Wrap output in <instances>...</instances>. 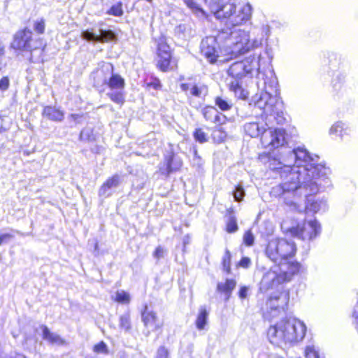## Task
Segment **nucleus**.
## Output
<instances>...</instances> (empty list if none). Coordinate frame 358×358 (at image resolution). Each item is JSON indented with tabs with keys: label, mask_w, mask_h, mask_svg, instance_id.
I'll use <instances>...</instances> for the list:
<instances>
[{
	"label": "nucleus",
	"mask_w": 358,
	"mask_h": 358,
	"mask_svg": "<svg viewBox=\"0 0 358 358\" xmlns=\"http://www.w3.org/2000/svg\"><path fill=\"white\" fill-rule=\"evenodd\" d=\"M317 162V157H311L302 147L281 152L280 159L269 156L268 167L278 171L281 179L272 193L282 195L291 210L302 211L303 201L331 185L330 169Z\"/></svg>",
	"instance_id": "f257e3e1"
},
{
	"label": "nucleus",
	"mask_w": 358,
	"mask_h": 358,
	"mask_svg": "<svg viewBox=\"0 0 358 358\" xmlns=\"http://www.w3.org/2000/svg\"><path fill=\"white\" fill-rule=\"evenodd\" d=\"M257 88L259 92L252 97V101L255 106L263 111L262 119L264 124L256 122L245 123L244 131L252 138L261 136L262 144L266 148L282 147L286 143L285 131L273 128L275 124H282L286 120L277 78L272 72H268L267 76L261 74Z\"/></svg>",
	"instance_id": "f03ea898"
},
{
	"label": "nucleus",
	"mask_w": 358,
	"mask_h": 358,
	"mask_svg": "<svg viewBox=\"0 0 358 358\" xmlns=\"http://www.w3.org/2000/svg\"><path fill=\"white\" fill-rule=\"evenodd\" d=\"M301 268L298 262H290L289 259L274 266L264 273L260 282V289L267 292L276 289V294H271L266 302V306L272 310L279 311L284 309L289 301V293L284 289L282 284L290 281L292 276L296 274Z\"/></svg>",
	"instance_id": "7ed1b4c3"
},
{
	"label": "nucleus",
	"mask_w": 358,
	"mask_h": 358,
	"mask_svg": "<svg viewBox=\"0 0 358 358\" xmlns=\"http://www.w3.org/2000/svg\"><path fill=\"white\" fill-rule=\"evenodd\" d=\"M306 334V324L295 317L282 320L271 325L267 331L270 342L278 346L296 344L304 338Z\"/></svg>",
	"instance_id": "20e7f679"
},
{
	"label": "nucleus",
	"mask_w": 358,
	"mask_h": 358,
	"mask_svg": "<svg viewBox=\"0 0 358 358\" xmlns=\"http://www.w3.org/2000/svg\"><path fill=\"white\" fill-rule=\"evenodd\" d=\"M270 27L263 25L255 27L250 33L242 30H235L230 33L229 44L231 47V59L238 55L244 54L250 49L257 48L262 45L264 38L268 36Z\"/></svg>",
	"instance_id": "39448f33"
},
{
	"label": "nucleus",
	"mask_w": 358,
	"mask_h": 358,
	"mask_svg": "<svg viewBox=\"0 0 358 358\" xmlns=\"http://www.w3.org/2000/svg\"><path fill=\"white\" fill-rule=\"evenodd\" d=\"M296 251V244L293 241L285 238H273L268 243L266 255L273 262L280 264L292 258Z\"/></svg>",
	"instance_id": "423d86ee"
},
{
	"label": "nucleus",
	"mask_w": 358,
	"mask_h": 358,
	"mask_svg": "<svg viewBox=\"0 0 358 358\" xmlns=\"http://www.w3.org/2000/svg\"><path fill=\"white\" fill-rule=\"evenodd\" d=\"M291 236L304 241H309L317 237L321 232L320 224L317 220L298 223L287 230Z\"/></svg>",
	"instance_id": "0eeeda50"
},
{
	"label": "nucleus",
	"mask_w": 358,
	"mask_h": 358,
	"mask_svg": "<svg viewBox=\"0 0 358 358\" xmlns=\"http://www.w3.org/2000/svg\"><path fill=\"white\" fill-rule=\"evenodd\" d=\"M36 43V41L32 39V32L29 29H24L15 34L10 48L16 50L31 52L37 48Z\"/></svg>",
	"instance_id": "6e6552de"
},
{
	"label": "nucleus",
	"mask_w": 358,
	"mask_h": 358,
	"mask_svg": "<svg viewBox=\"0 0 358 358\" xmlns=\"http://www.w3.org/2000/svg\"><path fill=\"white\" fill-rule=\"evenodd\" d=\"M112 71H114V68L111 63H99L98 67L91 74L94 86L98 89L106 87Z\"/></svg>",
	"instance_id": "1a4fd4ad"
},
{
	"label": "nucleus",
	"mask_w": 358,
	"mask_h": 358,
	"mask_svg": "<svg viewBox=\"0 0 358 358\" xmlns=\"http://www.w3.org/2000/svg\"><path fill=\"white\" fill-rule=\"evenodd\" d=\"M171 52L169 45L165 41V38L161 37L157 41V66L162 71H169Z\"/></svg>",
	"instance_id": "9d476101"
},
{
	"label": "nucleus",
	"mask_w": 358,
	"mask_h": 358,
	"mask_svg": "<svg viewBox=\"0 0 358 358\" xmlns=\"http://www.w3.org/2000/svg\"><path fill=\"white\" fill-rule=\"evenodd\" d=\"M201 52L206 59L211 64L217 61L219 57V46L214 36H208L201 43Z\"/></svg>",
	"instance_id": "9b49d317"
},
{
	"label": "nucleus",
	"mask_w": 358,
	"mask_h": 358,
	"mask_svg": "<svg viewBox=\"0 0 358 358\" xmlns=\"http://www.w3.org/2000/svg\"><path fill=\"white\" fill-rule=\"evenodd\" d=\"M252 8L250 3L236 6V11L231 17V25L235 27L249 21L252 17Z\"/></svg>",
	"instance_id": "f8f14e48"
},
{
	"label": "nucleus",
	"mask_w": 358,
	"mask_h": 358,
	"mask_svg": "<svg viewBox=\"0 0 358 358\" xmlns=\"http://www.w3.org/2000/svg\"><path fill=\"white\" fill-rule=\"evenodd\" d=\"M82 37L88 41L104 43L113 41L115 36L110 30L99 29L97 31L94 29L85 30L82 32Z\"/></svg>",
	"instance_id": "ddd939ff"
},
{
	"label": "nucleus",
	"mask_w": 358,
	"mask_h": 358,
	"mask_svg": "<svg viewBox=\"0 0 358 358\" xmlns=\"http://www.w3.org/2000/svg\"><path fill=\"white\" fill-rule=\"evenodd\" d=\"M236 6L234 3L224 1L211 13L218 20L227 19L228 23L231 25V17L236 11Z\"/></svg>",
	"instance_id": "4468645a"
},
{
	"label": "nucleus",
	"mask_w": 358,
	"mask_h": 358,
	"mask_svg": "<svg viewBox=\"0 0 358 358\" xmlns=\"http://www.w3.org/2000/svg\"><path fill=\"white\" fill-rule=\"evenodd\" d=\"M261 56L260 55H252L247 58H245L244 60L242 61L243 64H244L246 67L245 71L248 74H252L253 72H258L257 74V83L259 81V77L261 74H264L266 76L268 74V72H272L273 74H274L273 71L268 70L266 72H262L259 71V62H260ZM273 76L276 78L275 75Z\"/></svg>",
	"instance_id": "2eb2a0df"
},
{
	"label": "nucleus",
	"mask_w": 358,
	"mask_h": 358,
	"mask_svg": "<svg viewBox=\"0 0 358 358\" xmlns=\"http://www.w3.org/2000/svg\"><path fill=\"white\" fill-rule=\"evenodd\" d=\"M142 320L144 325L151 329L152 331L160 329L164 324L163 321L158 318L156 313L152 310H149L147 307L142 313Z\"/></svg>",
	"instance_id": "dca6fc26"
},
{
	"label": "nucleus",
	"mask_w": 358,
	"mask_h": 358,
	"mask_svg": "<svg viewBox=\"0 0 358 358\" xmlns=\"http://www.w3.org/2000/svg\"><path fill=\"white\" fill-rule=\"evenodd\" d=\"M121 177L119 175H114L108 178L101 187L99 194L101 196L108 197L111 195V190L116 188L120 183Z\"/></svg>",
	"instance_id": "f3484780"
},
{
	"label": "nucleus",
	"mask_w": 358,
	"mask_h": 358,
	"mask_svg": "<svg viewBox=\"0 0 358 358\" xmlns=\"http://www.w3.org/2000/svg\"><path fill=\"white\" fill-rule=\"evenodd\" d=\"M41 329L43 338L50 344L59 346L66 345V342L65 339L61 337L58 334L52 332L48 327L42 325Z\"/></svg>",
	"instance_id": "a211bd4d"
},
{
	"label": "nucleus",
	"mask_w": 358,
	"mask_h": 358,
	"mask_svg": "<svg viewBox=\"0 0 358 358\" xmlns=\"http://www.w3.org/2000/svg\"><path fill=\"white\" fill-rule=\"evenodd\" d=\"M182 165V162L179 158L170 155L166 157V167H161L160 171L162 174L169 176L171 172L179 170Z\"/></svg>",
	"instance_id": "6ab92c4d"
},
{
	"label": "nucleus",
	"mask_w": 358,
	"mask_h": 358,
	"mask_svg": "<svg viewBox=\"0 0 358 358\" xmlns=\"http://www.w3.org/2000/svg\"><path fill=\"white\" fill-rule=\"evenodd\" d=\"M42 115L48 120L55 122H62L64 118V113L62 110L50 106L44 107Z\"/></svg>",
	"instance_id": "aec40b11"
},
{
	"label": "nucleus",
	"mask_w": 358,
	"mask_h": 358,
	"mask_svg": "<svg viewBox=\"0 0 358 358\" xmlns=\"http://www.w3.org/2000/svg\"><path fill=\"white\" fill-rule=\"evenodd\" d=\"M124 79L120 75L114 73L112 71L106 86L108 87L111 90H122L124 88Z\"/></svg>",
	"instance_id": "412c9836"
},
{
	"label": "nucleus",
	"mask_w": 358,
	"mask_h": 358,
	"mask_svg": "<svg viewBox=\"0 0 358 358\" xmlns=\"http://www.w3.org/2000/svg\"><path fill=\"white\" fill-rule=\"evenodd\" d=\"M245 67L246 66L243 64L242 61L234 62L228 69V73L236 79L240 78L248 74L245 69Z\"/></svg>",
	"instance_id": "4be33fe9"
},
{
	"label": "nucleus",
	"mask_w": 358,
	"mask_h": 358,
	"mask_svg": "<svg viewBox=\"0 0 358 358\" xmlns=\"http://www.w3.org/2000/svg\"><path fill=\"white\" fill-rule=\"evenodd\" d=\"M185 5L192 10V12L199 18L206 19L208 17L206 12L194 1L183 0Z\"/></svg>",
	"instance_id": "5701e85b"
},
{
	"label": "nucleus",
	"mask_w": 358,
	"mask_h": 358,
	"mask_svg": "<svg viewBox=\"0 0 358 358\" xmlns=\"http://www.w3.org/2000/svg\"><path fill=\"white\" fill-rule=\"evenodd\" d=\"M306 208L313 213L324 212L327 209V202L324 199H317L313 202L308 200Z\"/></svg>",
	"instance_id": "b1692460"
},
{
	"label": "nucleus",
	"mask_w": 358,
	"mask_h": 358,
	"mask_svg": "<svg viewBox=\"0 0 358 358\" xmlns=\"http://www.w3.org/2000/svg\"><path fill=\"white\" fill-rule=\"evenodd\" d=\"M181 89L184 92L189 91L190 94L194 96H201L203 92H206V88L204 85L198 86L196 85H191L183 83L181 85Z\"/></svg>",
	"instance_id": "393cba45"
},
{
	"label": "nucleus",
	"mask_w": 358,
	"mask_h": 358,
	"mask_svg": "<svg viewBox=\"0 0 358 358\" xmlns=\"http://www.w3.org/2000/svg\"><path fill=\"white\" fill-rule=\"evenodd\" d=\"M208 313L205 306H201L196 320V327L199 330H203L207 324Z\"/></svg>",
	"instance_id": "a878e982"
},
{
	"label": "nucleus",
	"mask_w": 358,
	"mask_h": 358,
	"mask_svg": "<svg viewBox=\"0 0 358 358\" xmlns=\"http://www.w3.org/2000/svg\"><path fill=\"white\" fill-rule=\"evenodd\" d=\"M229 89L234 92L235 96L238 99H245L248 96V91L241 87L238 80L231 82Z\"/></svg>",
	"instance_id": "bb28decb"
},
{
	"label": "nucleus",
	"mask_w": 358,
	"mask_h": 358,
	"mask_svg": "<svg viewBox=\"0 0 358 358\" xmlns=\"http://www.w3.org/2000/svg\"><path fill=\"white\" fill-rule=\"evenodd\" d=\"M236 285V282L234 280L227 279L224 283L217 284V290L221 292H224L227 295L226 300H228Z\"/></svg>",
	"instance_id": "cd10ccee"
},
{
	"label": "nucleus",
	"mask_w": 358,
	"mask_h": 358,
	"mask_svg": "<svg viewBox=\"0 0 358 358\" xmlns=\"http://www.w3.org/2000/svg\"><path fill=\"white\" fill-rule=\"evenodd\" d=\"M10 124V118L8 117H0V141L6 136Z\"/></svg>",
	"instance_id": "c85d7f7f"
},
{
	"label": "nucleus",
	"mask_w": 358,
	"mask_h": 358,
	"mask_svg": "<svg viewBox=\"0 0 358 358\" xmlns=\"http://www.w3.org/2000/svg\"><path fill=\"white\" fill-rule=\"evenodd\" d=\"M107 96L114 103L120 105H122L124 101V94L122 90L111 91L107 93Z\"/></svg>",
	"instance_id": "c756f323"
},
{
	"label": "nucleus",
	"mask_w": 358,
	"mask_h": 358,
	"mask_svg": "<svg viewBox=\"0 0 358 358\" xmlns=\"http://www.w3.org/2000/svg\"><path fill=\"white\" fill-rule=\"evenodd\" d=\"M305 356L306 358H324L320 355L318 348L314 345L306 346Z\"/></svg>",
	"instance_id": "7c9ffc66"
},
{
	"label": "nucleus",
	"mask_w": 358,
	"mask_h": 358,
	"mask_svg": "<svg viewBox=\"0 0 358 358\" xmlns=\"http://www.w3.org/2000/svg\"><path fill=\"white\" fill-rule=\"evenodd\" d=\"M114 300L120 303H129L130 296L129 293L123 290H119L116 292Z\"/></svg>",
	"instance_id": "2f4dec72"
},
{
	"label": "nucleus",
	"mask_w": 358,
	"mask_h": 358,
	"mask_svg": "<svg viewBox=\"0 0 358 358\" xmlns=\"http://www.w3.org/2000/svg\"><path fill=\"white\" fill-rule=\"evenodd\" d=\"M120 327L127 331L131 329L130 315L125 313L120 317Z\"/></svg>",
	"instance_id": "473e14b6"
},
{
	"label": "nucleus",
	"mask_w": 358,
	"mask_h": 358,
	"mask_svg": "<svg viewBox=\"0 0 358 358\" xmlns=\"http://www.w3.org/2000/svg\"><path fill=\"white\" fill-rule=\"evenodd\" d=\"M227 134L222 129L221 127L215 129L212 133V138L214 142L220 143L225 139Z\"/></svg>",
	"instance_id": "72a5a7b5"
},
{
	"label": "nucleus",
	"mask_w": 358,
	"mask_h": 358,
	"mask_svg": "<svg viewBox=\"0 0 358 358\" xmlns=\"http://www.w3.org/2000/svg\"><path fill=\"white\" fill-rule=\"evenodd\" d=\"M215 104L220 110L224 111L229 110L232 106L231 101L220 96L216 97Z\"/></svg>",
	"instance_id": "f704fd0d"
},
{
	"label": "nucleus",
	"mask_w": 358,
	"mask_h": 358,
	"mask_svg": "<svg viewBox=\"0 0 358 358\" xmlns=\"http://www.w3.org/2000/svg\"><path fill=\"white\" fill-rule=\"evenodd\" d=\"M231 253L229 250L227 249L222 257V266L224 271H225L227 273L231 272Z\"/></svg>",
	"instance_id": "c9c22d12"
},
{
	"label": "nucleus",
	"mask_w": 358,
	"mask_h": 358,
	"mask_svg": "<svg viewBox=\"0 0 358 358\" xmlns=\"http://www.w3.org/2000/svg\"><path fill=\"white\" fill-rule=\"evenodd\" d=\"M217 111L214 107L208 106L203 109V115L206 120L212 121L217 116Z\"/></svg>",
	"instance_id": "e433bc0d"
},
{
	"label": "nucleus",
	"mask_w": 358,
	"mask_h": 358,
	"mask_svg": "<svg viewBox=\"0 0 358 358\" xmlns=\"http://www.w3.org/2000/svg\"><path fill=\"white\" fill-rule=\"evenodd\" d=\"M194 138L200 143H204L208 139L207 134L201 129H196L194 132Z\"/></svg>",
	"instance_id": "4c0bfd02"
},
{
	"label": "nucleus",
	"mask_w": 358,
	"mask_h": 358,
	"mask_svg": "<svg viewBox=\"0 0 358 358\" xmlns=\"http://www.w3.org/2000/svg\"><path fill=\"white\" fill-rule=\"evenodd\" d=\"M93 351L97 354L107 355L108 353V346L103 341L96 344L93 348Z\"/></svg>",
	"instance_id": "58836bf2"
},
{
	"label": "nucleus",
	"mask_w": 358,
	"mask_h": 358,
	"mask_svg": "<svg viewBox=\"0 0 358 358\" xmlns=\"http://www.w3.org/2000/svg\"><path fill=\"white\" fill-rule=\"evenodd\" d=\"M107 13L114 16H121L123 14L122 3H117L113 5L107 12Z\"/></svg>",
	"instance_id": "ea45409f"
},
{
	"label": "nucleus",
	"mask_w": 358,
	"mask_h": 358,
	"mask_svg": "<svg viewBox=\"0 0 358 358\" xmlns=\"http://www.w3.org/2000/svg\"><path fill=\"white\" fill-rule=\"evenodd\" d=\"M343 128V122L341 121L336 122L335 124H334L330 129H329V134H335L336 136H340L341 133L342 132V129Z\"/></svg>",
	"instance_id": "a19ab883"
},
{
	"label": "nucleus",
	"mask_w": 358,
	"mask_h": 358,
	"mask_svg": "<svg viewBox=\"0 0 358 358\" xmlns=\"http://www.w3.org/2000/svg\"><path fill=\"white\" fill-rule=\"evenodd\" d=\"M233 196L236 201H241L243 200L245 196V191L241 185H238L236 187L235 190L233 192Z\"/></svg>",
	"instance_id": "79ce46f5"
},
{
	"label": "nucleus",
	"mask_w": 358,
	"mask_h": 358,
	"mask_svg": "<svg viewBox=\"0 0 358 358\" xmlns=\"http://www.w3.org/2000/svg\"><path fill=\"white\" fill-rule=\"evenodd\" d=\"M238 230V225L235 217H230L227 224V231L229 233H234Z\"/></svg>",
	"instance_id": "37998d69"
},
{
	"label": "nucleus",
	"mask_w": 358,
	"mask_h": 358,
	"mask_svg": "<svg viewBox=\"0 0 358 358\" xmlns=\"http://www.w3.org/2000/svg\"><path fill=\"white\" fill-rule=\"evenodd\" d=\"M204 3L208 6L210 12L213 11L219 5L225 0H203Z\"/></svg>",
	"instance_id": "c03bdc74"
},
{
	"label": "nucleus",
	"mask_w": 358,
	"mask_h": 358,
	"mask_svg": "<svg viewBox=\"0 0 358 358\" xmlns=\"http://www.w3.org/2000/svg\"><path fill=\"white\" fill-rule=\"evenodd\" d=\"M254 236L250 231H247L243 236V242L248 246H251L254 243Z\"/></svg>",
	"instance_id": "a18cd8bd"
},
{
	"label": "nucleus",
	"mask_w": 358,
	"mask_h": 358,
	"mask_svg": "<svg viewBox=\"0 0 358 358\" xmlns=\"http://www.w3.org/2000/svg\"><path fill=\"white\" fill-rule=\"evenodd\" d=\"M34 30L38 34H43L45 30V22L43 19L35 22L34 26Z\"/></svg>",
	"instance_id": "49530a36"
},
{
	"label": "nucleus",
	"mask_w": 358,
	"mask_h": 358,
	"mask_svg": "<svg viewBox=\"0 0 358 358\" xmlns=\"http://www.w3.org/2000/svg\"><path fill=\"white\" fill-rule=\"evenodd\" d=\"M10 80L7 76L3 77L0 80V90L4 92L8 89Z\"/></svg>",
	"instance_id": "de8ad7c7"
},
{
	"label": "nucleus",
	"mask_w": 358,
	"mask_h": 358,
	"mask_svg": "<svg viewBox=\"0 0 358 358\" xmlns=\"http://www.w3.org/2000/svg\"><path fill=\"white\" fill-rule=\"evenodd\" d=\"M169 352L168 350L164 347H160L157 352L156 358H168Z\"/></svg>",
	"instance_id": "09e8293b"
},
{
	"label": "nucleus",
	"mask_w": 358,
	"mask_h": 358,
	"mask_svg": "<svg viewBox=\"0 0 358 358\" xmlns=\"http://www.w3.org/2000/svg\"><path fill=\"white\" fill-rule=\"evenodd\" d=\"M238 266L248 268L251 265V259L249 257H244L238 262Z\"/></svg>",
	"instance_id": "8fccbe9b"
},
{
	"label": "nucleus",
	"mask_w": 358,
	"mask_h": 358,
	"mask_svg": "<svg viewBox=\"0 0 358 358\" xmlns=\"http://www.w3.org/2000/svg\"><path fill=\"white\" fill-rule=\"evenodd\" d=\"M351 131L352 129L346 123L343 122V128L339 136L341 137V139H343L345 136L350 135Z\"/></svg>",
	"instance_id": "3c124183"
},
{
	"label": "nucleus",
	"mask_w": 358,
	"mask_h": 358,
	"mask_svg": "<svg viewBox=\"0 0 358 358\" xmlns=\"http://www.w3.org/2000/svg\"><path fill=\"white\" fill-rule=\"evenodd\" d=\"M164 249L161 246H158L155 250L153 256L155 259H159L164 257Z\"/></svg>",
	"instance_id": "603ef678"
},
{
	"label": "nucleus",
	"mask_w": 358,
	"mask_h": 358,
	"mask_svg": "<svg viewBox=\"0 0 358 358\" xmlns=\"http://www.w3.org/2000/svg\"><path fill=\"white\" fill-rule=\"evenodd\" d=\"M353 324L358 331V302L355 305L352 313Z\"/></svg>",
	"instance_id": "864d4df0"
},
{
	"label": "nucleus",
	"mask_w": 358,
	"mask_h": 358,
	"mask_svg": "<svg viewBox=\"0 0 358 358\" xmlns=\"http://www.w3.org/2000/svg\"><path fill=\"white\" fill-rule=\"evenodd\" d=\"M91 131L90 129H83L80 134V138L82 141H89L90 139Z\"/></svg>",
	"instance_id": "5fc2aeb1"
},
{
	"label": "nucleus",
	"mask_w": 358,
	"mask_h": 358,
	"mask_svg": "<svg viewBox=\"0 0 358 358\" xmlns=\"http://www.w3.org/2000/svg\"><path fill=\"white\" fill-rule=\"evenodd\" d=\"M13 238V236L12 234L0 233V245H2Z\"/></svg>",
	"instance_id": "6e6d98bb"
},
{
	"label": "nucleus",
	"mask_w": 358,
	"mask_h": 358,
	"mask_svg": "<svg viewBox=\"0 0 358 358\" xmlns=\"http://www.w3.org/2000/svg\"><path fill=\"white\" fill-rule=\"evenodd\" d=\"M248 292V287L243 286L241 287L239 292H238V296L241 299H244L247 297Z\"/></svg>",
	"instance_id": "4d7b16f0"
},
{
	"label": "nucleus",
	"mask_w": 358,
	"mask_h": 358,
	"mask_svg": "<svg viewBox=\"0 0 358 358\" xmlns=\"http://www.w3.org/2000/svg\"><path fill=\"white\" fill-rule=\"evenodd\" d=\"M69 118L74 121L76 123H80L83 115L78 114H71Z\"/></svg>",
	"instance_id": "13d9d810"
},
{
	"label": "nucleus",
	"mask_w": 358,
	"mask_h": 358,
	"mask_svg": "<svg viewBox=\"0 0 358 358\" xmlns=\"http://www.w3.org/2000/svg\"><path fill=\"white\" fill-rule=\"evenodd\" d=\"M345 78V76L343 73H338L336 75V78L334 80V82L336 80H338V83H341L344 82Z\"/></svg>",
	"instance_id": "bf43d9fd"
},
{
	"label": "nucleus",
	"mask_w": 358,
	"mask_h": 358,
	"mask_svg": "<svg viewBox=\"0 0 358 358\" xmlns=\"http://www.w3.org/2000/svg\"><path fill=\"white\" fill-rule=\"evenodd\" d=\"M1 358H26L25 356L18 353H14L10 355L8 357H1Z\"/></svg>",
	"instance_id": "052dcab7"
},
{
	"label": "nucleus",
	"mask_w": 358,
	"mask_h": 358,
	"mask_svg": "<svg viewBox=\"0 0 358 358\" xmlns=\"http://www.w3.org/2000/svg\"><path fill=\"white\" fill-rule=\"evenodd\" d=\"M5 54V50H4V47L3 46H1L0 47V57H1L2 56H3Z\"/></svg>",
	"instance_id": "680f3d73"
},
{
	"label": "nucleus",
	"mask_w": 358,
	"mask_h": 358,
	"mask_svg": "<svg viewBox=\"0 0 358 358\" xmlns=\"http://www.w3.org/2000/svg\"><path fill=\"white\" fill-rule=\"evenodd\" d=\"M147 1H149V2H151L152 0H147Z\"/></svg>",
	"instance_id": "e2e57ef3"
}]
</instances>
